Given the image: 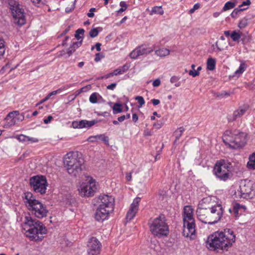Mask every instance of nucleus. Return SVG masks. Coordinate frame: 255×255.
Returning <instances> with one entry per match:
<instances>
[{
  "label": "nucleus",
  "instance_id": "f257e3e1",
  "mask_svg": "<svg viewBox=\"0 0 255 255\" xmlns=\"http://www.w3.org/2000/svg\"><path fill=\"white\" fill-rule=\"evenodd\" d=\"M236 241V236L233 230L225 229L217 231L208 236L206 247L211 251H227Z\"/></svg>",
  "mask_w": 255,
  "mask_h": 255
},
{
  "label": "nucleus",
  "instance_id": "f03ea898",
  "mask_svg": "<svg viewBox=\"0 0 255 255\" xmlns=\"http://www.w3.org/2000/svg\"><path fill=\"white\" fill-rule=\"evenodd\" d=\"M23 223L29 227L25 235L30 241L39 242L43 240L47 230L40 221L33 219L30 214H27L24 217Z\"/></svg>",
  "mask_w": 255,
  "mask_h": 255
},
{
  "label": "nucleus",
  "instance_id": "7ed1b4c3",
  "mask_svg": "<svg viewBox=\"0 0 255 255\" xmlns=\"http://www.w3.org/2000/svg\"><path fill=\"white\" fill-rule=\"evenodd\" d=\"M84 159L81 152H70L65 155L64 159V166L68 173L71 176L76 177L82 172Z\"/></svg>",
  "mask_w": 255,
  "mask_h": 255
},
{
  "label": "nucleus",
  "instance_id": "20e7f679",
  "mask_svg": "<svg viewBox=\"0 0 255 255\" xmlns=\"http://www.w3.org/2000/svg\"><path fill=\"white\" fill-rule=\"evenodd\" d=\"M23 200L26 207L32 215L38 219L47 216L48 210L46 206L39 200L35 199L31 192L25 193Z\"/></svg>",
  "mask_w": 255,
  "mask_h": 255
},
{
  "label": "nucleus",
  "instance_id": "39448f33",
  "mask_svg": "<svg viewBox=\"0 0 255 255\" xmlns=\"http://www.w3.org/2000/svg\"><path fill=\"white\" fill-rule=\"evenodd\" d=\"M149 230L151 234L158 238L166 237L169 234V227L163 214L150 219L148 222Z\"/></svg>",
  "mask_w": 255,
  "mask_h": 255
},
{
  "label": "nucleus",
  "instance_id": "423d86ee",
  "mask_svg": "<svg viewBox=\"0 0 255 255\" xmlns=\"http://www.w3.org/2000/svg\"><path fill=\"white\" fill-rule=\"evenodd\" d=\"M224 209L220 204H215L211 207L208 210H202L200 211V215L201 216L198 218L202 223L213 225L219 221L223 217Z\"/></svg>",
  "mask_w": 255,
  "mask_h": 255
},
{
  "label": "nucleus",
  "instance_id": "0eeeda50",
  "mask_svg": "<svg viewBox=\"0 0 255 255\" xmlns=\"http://www.w3.org/2000/svg\"><path fill=\"white\" fill-rule=\"evenodd\" d=\"M232 168V165L230 161L221 159L218 160L215 163L213 173L220 180L226 181L230 178Z\"/></svg>",
  "mask_w": 255,
  "mask_h": 255
},
{
  "label": "nucleus",
  "instance_id": "6e6552de",
  "mask_svg": "<svg viewBox=\"0 0 255 255\" xmlns=\"http://www.w3.org/2000/svg\"><path fill=\"white\" fill-rule=\"evenodd\" d=\"M8 4L14 22L18 25L24 24L26 21L24 10L18 2L15 0H9Z\"/></svg>",
  "mask_w": 255,
  "mask_h": 255
},
{
  "label": "nucleus",
  "instance_id": "1a4fd4ad",
  "mask_svg": "<svg viewBox=\"0 0 255 255\" xmlns=\"http://www.w3.org/2000/svg\"><path fill=\"white\" fill-rule=\"evenodd\" d=\"M238 193L241 198H252L255 195V182L247 179L241 181Z\"/></svg>",
  "mask_w": 255,
  "mask_h": 255
},
{
  "label": "nucleus",
  "instance_id": "9d476101",
  "mask_svg": "<svg viewBox=\"0 0 255 255\" xmlns=\"http://www.w3.org/2000/svg\"><path fill=\"white\" fill-rule=\"evenodd\" d=\"M29 183L35 192L40 194L45 193L48 185L45 176L43 175L34 176L30 178Z\"/></svg>",
  "mask_w": 255,
  "mask_h": 255
},
{
  "label": "nucleus",
  "instance_id": "9b49d317",
  "mask_svg": "<svg viewBox=\"0 0 255 255\" xmlns=\"http://www.w3.org/2000/svg\"><path fill=\"white\" fill-rule=\"evenodd\" d=\"M97 189V182L92 177H89L87 182L82 183L79 191L80 194L83 196H93Z\"/></svg>",
  "mask_w": 255,
  "mask_h": 255
},
{
  "label": "nucleus",
  "instance_id": "f8f14e48",
  "mask_svg": "<svg viewBox=\"0 0 255 255\" xmlns=\"http://www.w3.org/2000/svg\"><path fill=\"white\" fill-rule=\"evenodd\" d=\"M234 137L232 138L231 142L228 144L233 148H237L244 146L247 141V134L243 132H239L238 133H234Z\"/></svg>",
  "mask_w": 255,
  "mask_h": 255
},
{
  "label": "nucleus",
  "instance_id": "ddd939ff",
  "mask_svg": "<svg viewBox=\"0 0 255 255\" xmlns=\"http://www.w3.org/2000/svg\"><path fill=\"white\" fill-rule=\"evenodd\" d=\"M183 235L191 240L196 237V225L195 222H183Z\"/></svg>",
  "mask_w": 255,
  "mask_h": 255
},
{
  "label": "nucleus",
  "instance_id": "4468645a",
  "mask_svg": "<svg viewBox=\"0 0 255 255\" xmlns=\"http://www.w3.org/2000/svg\"><path fill=\"white\" fill-rule=\"evenodd\" d=\"M88 255H98L100 254L101 244L97 239L92 237L90 239L88 243Z\"/></svg>",
  "mask_w": 255,
  "mask_h": 255
},
{
  "label": "nucleus",
  "instance_id": "2eb2a0df",
  "mask_svg": "<svg viewBox=\"0 0 255 255\" xmlns=\"http://www.w3.org/2000/svg\"><path fill=\"white\" fill-rule=\"evenodd\" d=\"M154 49V45L152 47L141 45L132 51L129 54V56L132 59H136L140 56L147 55L152 52Z\"/></svg>",
  "mask_w": 255,
  "mask_h": 255
},
{
  "label": "nucleus",
  "instance_id": "dca6fc26",
  "mask_svg": "<svg viewBox=\"0 0 255 255\" xmlns=\"http://www.w3.org/2000/svg\"><path fill=\"white\" fill-rule=\"evenodd\" d=\"M217 203L212 200L211 197L204 198L200 202L198 207L196 210V214L198 219L201 217L200 215V211L202 210H208L211 207H213Z\"/></svg>",
  "mask_w": 255,
  "mask_h": 255
},
{
  "label": "nucleus",
  "instance_id": "f3484780",
  "mask_svg": "<svg viewBox=\"0 0 255 255\" xmlns=\"http://www.w3.org/2000/svg\"><path fill=\"white\" fill-rule=\"evenodd\" d=\"M101 200L99 207L111 211L114 210V198L112 196L103 195L99 197Z\"/></svg>",
  "mask_w": 255,
  "mask_h": 255
},
{
  "label": "nucleus",
  "instance_id": "a211bd4d",
  "mask_svg": "<svg viewBox=\"0 0 255 255\" xmlns=\"http://www.w3.org/2000/svg\"><path fill=\"white\" fill-rule=\"evenodd\" d=\"M140 201V198L138 197L135 198L133 200L132 203L130 205V208L127 214L126 218L127 220L130 221L135 217L138 210L139 203Z\"/></svg>",
  "mask_w": 255,
  "mask_h": 255
},
{
  "label": "nucleus",
  "instance_id": "6ab92c4d",
  "mask_svg": "<svg viewBox=\"0 0 255 255\" xmlns=\"http://www.w3.org/2000/svg\"><path fill=\"white\" fill-rule=\"evenodd\" d=\"M97 123L95 120L87 121L83 120L79 121H74L72 123V127L74 128H90Z\"/></svg>",
  "mask_w": 255,
  "mask_h": 255
},
{
  "label": "nucleus",
  "instance_id": "aec40b11",
  "mask_svg": "<svg viewBox=\"0 0 255 255\" xmlns=\"http://www.w3.org/2000/svg\"><path fill=\"white\" fill-rule=\"evenodd\" d=\"M112 211L98 207L95 213V218L98 222H103L108 218L110 213Z\"/></svg>",
  "mask_w": 255,
  "mask_h": 255
},
{
  "label": "nucleus",
  "instance_id": "412c9836",
  "mask_svg": "<svg viewBox=\"0 0 255 255\" xmlns=\"http://www.w3.org/2000/svg\"><path fill=\"white\" fill-rule=\"evenodd\" d=\"M183 222H195L193 217V209L191 206H186L182 213Z\"/></svg>",
  "mask_w": 255,
  "mask_h": 255
},
{
  "label": "nucleus",
  "instance_id": "4be33fe9",
  "mask_svg": "<svg viewBox=\"0 0 255 255\" xmlns=\"http://www.w3.org/2000/svg\"><path fill=\"white\" fill-rule=\"evenodd\" d=\"M18 120V118H15L12 116L9 117V114H8L4 119L5 124L3 125V128H8L14 126Z\"/></svg>",
  "mask_w": 255,
  "mask_h": 255
},
{
  "label": "nucleus",
  "instance_id": "5701e85b",
  "mask_svg": "<svg viewBox=\"0 0 255 255\" xmlns=\"http://www.w3.org/2000/svg\"><path fill=\"white\" fill-rule=\"evenodd\" d=\"M247 167L249 169H255V152L249 156V161L247 164Z\"/></svg>",
  "mask_w": 255,
  "mask_h": 255
},
{
  "label": "nucleus",
  "instance_id": "b1692460",
  "mask_svg": "<svg viewBox=\"0 0 255 255\" xmlns=\"http://www.w3.org/2000/svg\"><path fill=\"white\" fill-rule=\"evenodd\" d=\"M248 110V106H244L240 107L238 109L234 112V116L235 118H240L243 116Z\"/></svg>",
  "mask_w": 255,
  "mask_h": 255
},
{
  "label": "nucleus",
  "instance_id": "393cba45",
  "mask_svg": "<svg viewBox=\"0 0 255 255\" xmlns=\"http://www.w3.org/2000/svg\"><path fill=\"white\" fill-rule=\"evenodd\" d=\"M81 45V42H73L72 44L67 49V53L68 55L71 56L76 50Z\"/></svg>",
  "mask_w": 255,
  "mask_h": 255
},
{
  "label": "nucleus",
  "instance_id": "a878e982",
  "mask_svg": "<svg viewBox=\"0 0 255 255\" xmlns=\"http://www.w3.org/2000/svg\"><path fill=\"white\" fill-rule=\"evenodd\" d=\"M155 53L160 57H165L170 54V50L168 49L162 48L155 51Z\"/></svg>",
  "mask_w": 255,
  "mask_h": 255
},
{
  "label": "nucleus",
  "instance_id": "bb28decb",
  "mask_svg": "<svg viewBox=\"0 0 255 255\" xmlns=\"http://www.w3.org/2000/svg\"><path fill=\"white\" fill-rule=\"evenodd\" d=\"M234 135L232 134V131L229 130L225 131L223 135V141L226 144H228V142H231L232 138Z\"/></svg>",
  "mask_w": 255,
  "mask_h": 255
},
{
  "label": "nucleus",
  "instance_id": "cd10ccee",
  "mask_svg": "<svg viewBox=\"0 0 255 255\" xmlns=\"http://www.w3.org/2000/svg\"><path fill=\"white\" fill-rule=\"evenodd\" d=\"M243 207L238 203H235L233 205L232 209H229V212L233 214L235 217H237L239 215V211Z\"/></svg>",
  "mask_w": 255,
  "mask_h": 255
},
{
  "label": "nucleus",
  "instance_id": "c85d7f7f",
  "mask_svg": "<svg viewBox=\"0 0 255 255\" xmlns=\"http://www.w3.org/2000/svg\"><path fill=\"white\" fill-rule=\"evenodd\" d=\"M85 30L84 29L79 28L75 32V37L78 40H79L78 42H81V44L82 43L83 39V35L84 34Z\"/></svg>",
  "mask_w": 255,
  "mask_h": 255
},
{
  "label": "nucleus",
  "instance_id": "c756f323",
  "mask_svg": "<svg viewBox=\"0 0 255 255\" xmlns=\"http://www.w3.org/2000/svg\"><path fill=\"white\" fill-rule=\"evenodd\" d=\"M216 66V60L212 58H209L207 61V69L212 71L215 69Z\"/></svg>",
  "mask_w": 255,
  "mask_h": 255
},
{
  "label": "nucleus",
  "instance_id": "7c9ffc66",
  "mask_svg": "<svg viewBox=\"0 0 255 255\" xmlns=\"http://www.w3.org/2000/svg\"><path fill=\"white\" fill-rule=\"evenodd\" d=\"M185 131V129L183 127L179 128L174 132V135L175 136V141L178 140L181 136L183 132Z\"/></svg>",
  "mask_w": 255,
  "mask_h": 255
},
{
  "label": "nucleus",
  "instance_id": "2f4dec72",
  "mask_svg": "<svg viewBox=\"0 0 255 255\" xmlns=\"http://www.w3.org/2000/svg\"><path fill=\"white\" fill-rule=\"evenodd\" d=\"M123 111L122 109V105L119 103H115L113 107V114L116 115L118 113H121Z\"/></svg>",
  "mask_w": 255,
  "mask_h": 255
},
{
  "label": "nucleus",
  "instance_id": "473e14b6",
  "mask_svg": "<svg viewBox=\"0 0 255 255\" xmlns=\"http://www.w3.org/2000/svg\"><path fill=\"white\" fill-rule=\"evenodd\" d=\"M248 24V19L246 17H244L239 22L238 27L242 29L246 27Z\"/></svg>",
  "mask_w": 255,
  "mask_h": 255
},
{
  "label": "nucleus",
  "instance_id": "72a5a7b5",
  "mask_svg": "<svg viewBox=\"0 0 255 255\" xmlns=\"http://www.w3.org/2000/svg\"><path fill=\"white\" fill-rule=\"evenodd\" d=\"M235 3L231 2V1H228L225 4V5L223 8V10L224 11H227L229 9L234 8L235 7Z\"/></svg>",
  "mask_w": 255,
  "mask_h": 255
},
{
  "label": "nucleus",
  "instance_id": "f704fd0d",
  "mask_svg": "<svg viewBox=\"0 0 255 255\" xmlns=\"http://www.w3.org/2000/svg\"><path fill=\"white\" fill-rule=\"evenodd\" d=\"M179 79V77L173 76L170 78V82L172 84L175 83V86L178 87L180 86V83L178 82Z\"/></svg>",
  "mask_w": 255,
  "mask_h": 255
},
{
  "label": "nucleus",
  "instance_id": "c9c22d12",
  "mask_svg": "<svg viewBox=\"0 0 255 255\" xmlns=\"http://www.w3.org/2000/svg\"><path fill=\"white\" fill-rule=\"evenodd\" d=\"M99 96V94L97 93H92L89 98L90 102L92 104H95L97 103V98L98 96Z\"/></svg>",
  "mask_w": 255,
  "mask_h": 255
},
{
  "label": "nucleus",
  "instance_id": "e433bc0d",
  "mask_svg": "<svg viewBox=\"0 0 255 255\" xmlns=\"http://www.w3.org/2000/svg\"><path fill=\"white\" fill-rule=\"evenodd\" d=\"M231 37L234 41H237L241 37V35L235 30L231 34Z\"/></svg>",
  "mask_w": 255,
  "mask_h": 255
},
{
  "label": "nucleus",
  "instance_id": "4c0bfd02",
  "mask_svg": "<svg viewBox=\"0 0 255 255\" xmlns=\"http://www.w3.org/2000/svg\"><path fill=\"white\" fill-rule=\"evenodd\" d=\"M120 5L121 8H120L117 12L118 13H122L125 11L128 8V5L125 1H122L120 3Z\"/></svg>",
  "mask_w": 255,
  "mask_h": 255
},
{
  "label": "nucleus",
  "instance_id": "58836bf2",
  "mask_svg": "<svg viewBox=\"0 0 255 255\" xmlns=\"http://www.w3.org/2000/svg\"><path fill=\"white\" fill-rule=\"evenodd\" d=\"M4 40L0 38V58L3 55L5 52Z\"/></svg>",
  "mask_w": 255,
  "mask_h": 255
},
{
  "label": "nucleus",
  "instance_id": "ea45409f",
  "mask_svg": "<svg viewBox=\"0 0 255 255\" xmlns=\"http://www.w3.org/2000/svg\"><path fill=\"white\" fill-rule=\"evenodd\" d=\"M16 139L22 142H28V136L23 134H20L16 136Z\"/></svg>",
  "mask_w": 255,
  "mask_h": 255
},
{
  "label": "nucleus",
  "instance_id": "a19ab883",
  "mask_svg": "<svg viewBox=\"0 0 255 255\" xmlns=\"http://www.w3.org/2000/svg\"><path fill=\"white\" fill-rule=\"evenodd\" d=\"M246 9V8H239L238 7L236 8L231 13V16L232 17L235 18L237 16L239 12L242 11Z\"/></svg>",
  "mask_w": 255,
  "mask_h": 255
},
{
  "label": "nucleus",
  "instance_id": "79ce46f5",
  "mask_svg": "<svg viewBox=\"0 0 255 255\" xmlns=\"http://www.w3.org/2000/svg\"><path fill=\"white\" fill-rule=\"evenodd\" d=\"M97 138L98 139H100L104 141L107 145L109 144V138L108 136H106L104 134H99L97 135Z\"/></svg>",
  "mask_w": 255,
  "mask_h": 255
},
{
  "label": "nucleus",
  "instance_id": "37998d69",
  "mask_svg": "<svg viewBox=\"0 0 255 255\" xmlns=\"http://www.w3.org/2000/svg\"><path fill=\"white\" fill-rule=\"evenodd\" d=\"M245 69H246L245 64L244 63H242L240 65L239 69L236 71L235 74L236 75H237V74L240 75V74L243 73L245 71Z\"/></svg>",
  "mask_w": 255,
  "mask_h": 255
},
{
  "label": "nucleus",
  "instance_id": "c03bdc74",
  "mask_svg": "<svg viewBox=\"0 0 255 255\" xmlns=\"http://www.w3.org/2000/svg\"><path fill=\"white\" fill-rule=\"evenodd\" d=\"M99 32V31L97 28H94L90 31L89 35L91 37L94 38L98 35Z\"/></svg>",
  "mask_w": 255,
  "mask_h": 255
},
{
  "label": "nucleus",
  "instance_id": "a18cd8bd",
  "mask_svg": "<svg viewBox=\"0 0 255 255\" xmlns=\"http://www.w3.org/2000/svg\"><path fill=\"white\" fill-rule=\"evenodd\" d=\"M152 12L154 13H158V14H160L161 15L163 14V10H162V9L161 6H159V7H158V6L154 7L152 9Z\"/></svg>",
  "mask_w": 255,
  "mask_h": 255
},
{
  "label": "nucleus",
  "instance_id": "49530a36",
  "mask_svg": "<svg viewBox=\"0 0 255 255\" xmlns=\"http://www.w3.org/2000/svg\"><path fill=\"white\" fill-rule=\"evenodd\" d=\"M135 99L137 101L138 103H139V107H141L145 103L144 100L141 96H136L135 98Z\"/></svg>",
  "mask_w": 255,
  "mask_h": 255
},
{
  "label": "nucleus",
  "instance_id": "de8ad7c7",
  "mask_svg": "<svg viewBox=\"0 0 255 255\" xmlns=\"http://www.w3.org/2000/svg\"><path fill=\"white\" fill-rule=\"evenodd\" d=\"M163 120L159 121L157 122L156 123H155L153 124V127L155 128L156 129H159L163 126Z\"/></svg>",
  "mask_w": 255,
  "mask_h": 255
},
{
  "label": "nucleus",
  "instance_id": "09e8293b",
  "mask_svg": "<svg viewBox=\"0 0 255 255\" xmlns=\"http://www.w3.org/2000/svg\"><path fill=\"white\" fill-rule=\"evenodd\" d=\"M251 3V1L250 0H246V1H244L242 2L241 4H240L239 6V8H243V7L245 5H249ZM247 9V7L246 8Z\"/></svg>",
  "mask_w": 255,
  "mask_h": 255
},
{
  "label": "nucleus",
  "instance_id": "8fccbe9b",
  "mask_svg": "<svg viewBox=\"0 0 255 255\" xmlns=\"http://www.w3.org/2000/svg\"><path fill=\"white\" fill-rule=\"evenodd\" d=\"M200 7V4L197 3L194 5L193 8L190 9L189 11V13H193L196 10L199 9Z\"/></svg>",
  "mask_w": 255,
  "mask_h": 255
},
{
  "label": "nucleus",
  "instance_id": "3c124183",
  "mask_svg": "<svg viewBox=\"0 0 255 255\" xmlns=\"http://www.w3.org/2000/svg\"><path fill=\"white\" fill-rule=\"evenodd\" d=\"M189 75L193 76V77H195L199 75V72L196 70H190L189 72Z\"/></svg>",
  "mask_w": 255,
  "mask_h": 255
},
{
  "label": "nucleus",
  "instance_id": "603ef678",
  "mask_svg": "<svg viewBox=\"0 0 255 255\" xmlns=\"http://www.w3.org/2000/svg\"><path fill=\"white\" fill-rule=\"evenodd\" d=\"M9 117H13L15 118H18L17 117L19 115V113L17 111H14L9 113Z\"/></svg>",
  "mask_w": 255,
  "mask_h": 255
},
{
  "label": "nucleus",
  "instance_id": "864d4df0",
  "mask_svg": "<svg viewBox=\"0 0 255 255\" xmlns=\"http://www.w3.org/2000/svg\"><path fill=\"white\" fill-rule=\"evenodd\" d=\"M103 58V56L100 53H97L95 55V61L96 62H98L101 60V59Z\"/></svg>",
  "mask_w": 255,
  "mask_h": 255
},
{
  "label": "nucleus",
  "instance_id": "5fc2aeb1",
  "mask_svg": "<svg viewBox=\"0 0 255 255\" xmlns=\"http://www.w3.org/2000/svg\"><path fill=\"white\" fill-rule=\"evenodd\" d=\"M73 86V84H66V85H65L64 86H62L60 88H59V89H61V92H62L64 90H67V89L71 88Z\"/></svg>",
  "mask_w": 255,
  "mask_h": 255
},
{
  "label": "nucleus",
  "instance_id": "6e6d98bb",
  "mask_svg": "<svg viewBox=\"0 0 255 255\" xmlns=\"http://www.w3.org/2000/svg\"><path fill=\"white\" fill-rule=\"evenodd\" d=\"M95 9H96L95 8H91L89 10V12H88L87 13L88 16L89 17H94V12L95 11Z\"/></svg>",
  "mask_w": 255,
  "mask_h": 255
},
{
  "label": "nucleus",
  "instance_id": "4d7b16f0",
  "mask_svg": "<svg viewBox=\"0 0 255 255\" xmlns=\"http://www.w3.org/2000/svg\"><path fill=\"white\" fill-rule=\"evenodd\" d=\"M161 82L159 79H156L155 80L153 83L152 85L154 87H158L160 85Z\"/></svg>",
  "mask_w": 255,
  "mask_h": 255
},
{
  "label": "nucleus",
  "instance_id": "13d9d810",
  "mask_svg": "<svg viewBox=\"0 0 255 255\" xmlns=\"http://www.w3.org/2000/svg\"><path fill=\"white\" fill-rule=\"evenodd\" d=\"M53 119V117L51 115L48 116L46 119H44L43 122L45 124H47L49 123L51 120Z\"/></svg>",
  "mask_w": 255,
  "mask_h": 255
},
{
  "label": "nucleus",
  "instance_id": "bf43d9fd",
  "mask_svg": "<svg viewBox=\"0 0 255 255\" xmlns=\"http://www.w3.org/2000/svg\"><path fill=\"white\" fill-rule=\"evenodd\" d=\"M132 172H127L126 174V178L128 181H130L132 180Z\"/></svg>",
  "mask_w": 255,
  "mask_h": 255
},
{
  "label": "nucleus",
  "instance_id": "052dcab7",
  "mask_svg": "<svg viewBox=\"0 0 255 255\" xmlns=\"http://www.w3.org/2000/svg\"><path fill=\"white\" fill-rule=\"evenodd\" d=\"M97 140H98L97 135L95 136H91L88 139V141L92 142H95Z\"/></svg>",
  "mask_w": 255,
  "mask_h": 255
},
{
  "label": "nucleus",
  "instance_id": "680f3d73",
  "mask_svg": "<svg viewBox=\"0 0 255 255\" xmlns=\"http://www.w3.org/2000/svg\"><path fill=\"white\" fill-rule=\"evenodd\" d=\"M32 2L34 4H38L40 3H44L45 1V0H31Z\"/></svg>",
  "mask_w": 255,
  "mask_h": 255
},
{
  "label": "nucleus",
  "instance_id": "e2e57ef3",
  "mask_svg": "<svg viewBox=\"0 0 255 255\" xmlns=\"http://www.w3.org/2000/svg\"><path fill=\"white\" fill-rule=\"evenodd\" d=\"M120 68H121V71L123 74L124 73L126 72L128 69L129 66L128 65L125 64V65H123L122 67H120Z\"/></svg>",
  "mask_w": 255,
  "mask_h": 255
},
{
  "label": "nucleus",
  "instance_id": "0e129e2a",
  "mask_svg": "<svg viewBox=\"0 0 255 255\" xmlns=\"http://www.w3.org/2000/svg\"><path fill=\"white\" fill-rule=\"evenodd\" d=\"M237 118H235L234 116V114L233 113V115L232 116H229L228 117V121L229 122H232L234 121H235Z\"/></svg>",
  "mask_w": 255,
  "mask_h": 255
},
{
  "label": "nucleus",
  "instance_id": "69168bd1",
  "mask_svg": "<svg viewBox=\"0 0 255 255\" xmlns=\"http://www.w3.org/2000/svg\"><path fill=\"white\" fill-rule=\"evenodd\" d=\"M61 92V89H58V90H55V91H52V92L49 93V96L51 97L52 96H53V95H56L57 94H59Z\"/></svg>",
  "mask_w": 255,
  "mask_h": 255
},
{
  "label": "nucleus",
  "instance_id": "338daca9",
  "mask_svg": "<svg viewBox=\"0 0 255 255\" xmlns=\"http://www.w3.org/2000/svg\"><path fill=\"white\" fill-rule=\"evenodd\" d=\"M113 72H114V74L115 75H116V76H117L118 75H121V74H123L120 67L118 68V69H116V70H115L113 71Z\"/></svg>",
  "mask_w": 255,
  "mask_h": 255
},
{
  "label": "nucleus",
  "instance_id": "774afa93",
  "mask_svg": "<svg viewBox=\"0 0 255 255\" xmlns=\"http://www.w3.org/2000/svg\"><path fill=\"white\" fill-rule=\"evenodd\" d=\"M117 84L114 83H112L107 87V88L109 90H113L116 87Z\"/></svg>",
  "mask_w": 255,
  "mask_h": 255
}]
</instances>
